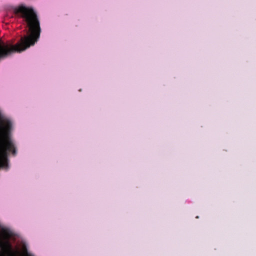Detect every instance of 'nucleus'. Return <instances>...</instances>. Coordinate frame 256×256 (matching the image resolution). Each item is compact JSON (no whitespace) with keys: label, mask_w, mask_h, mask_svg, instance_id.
Listing matches in <instances>:
<instances>
[{"label":"nucleus","mask_w":256,"mask_h":256,"mask_svg":"<svg viewBox=\"0 0 256 256\" xmlns=\"http://www.w3.org/2000/svg\"><path fill=\"white\" fill-rule=\"evenodd\" d=\"M16 16L22 18L28 28V34L22 36L16 44L0 42V58H4L14 53L21 52L36 42L40 36V22L36 12L31 7L20 4L14 8Z\"/></svg>","instance_id":"obj_1"},{"label":"nucleus","mask_w":256,"mask_h":256,"mask_svg":"<svg viewBox=\"0 0 256 256\" xmlns=\"http://www.w3.org/2000/svg\"><path fill=\"white\" fill-rule=\"evenodd\" d=\"M13 233L10 228L2 226L0 223V256H20L19 252L13 250L9 240ZM24 256H34L26 250Z\"/></svg>","instance_id":"obj_2"}]
</instances>
